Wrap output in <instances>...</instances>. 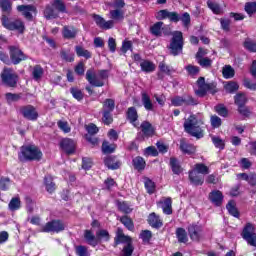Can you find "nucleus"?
<instances>
[{
	"instance_id": "nucleus-1",
	"label": "nucleus",
	"mask_w": 256,
	"mask_h": 256,
	"mask_svg": "<svg viewBox=\"0 0 256 256\" xmlns=\"http://www.w3.org/2000/svg\"><path fill=\"white\" fill-rule=\"evenodd\" d=\"M156 19L157 21L169 19L170 23H179V21H181L183 27H189V25H191V15L188 12H184L180 15L175 11L170 12L167 9H163L156 13Z\"/></svg>"
},
{
	"instance_id": "nucleus-2",
	"label": "nucleus",
	"mask_w": 256,
	"mask_h": 256,
	"mask_svg": "<svg viewBox=\"0 0 256 256\" xmlns=\"http://www.w3.org/2000/svg\"><path fill=\"white\" fill-rule=\"evenodd\" d=\"M119 245H124L122 249V256H132L135 251V246H133V238L129 235H125L123 228H117L116 236L114 237L113 247H119Z\"/></svg>"
},
{
	"instance_id": "nucleus-3",
	"label": "nucleus",
	"mask_w": 256,
	"mask_h": 256,
	"mask_svg": "<svg viewBox=\"0 0 256 256\" xmlns=\"http://www.w3.org/2000/svg\"><path fill=\"white\" fill-rule=\"evenodd\" d=\"M18 159L21 163L26 161H41L43 159V152L35 144L24 145L20 148Z\"/></svg>"
},
{
	"instance_id": "nucleus-4",
	"label": "nucleus",
	"mask_w": 256,
	"mask_h": 256,
	"mask_svg": "<svg viewBox=\"0 0 256 256\" xmlns=\"http://www.w3.org/2000/svg\"><path fill=\"white\" fill-rule=\"evenodd\" d=\"M84 239L86 243L90 245V247H97L101 241H105V243H109L111 241V234L106 229H100L96 232V235L93 234L91 230L84 231Z\"/></svg>"
},
{
	"instance_id": "nucleus-5",
	"label": "nucleus",
	"mask_w": 256,
	"mask_h": 256,
	"mask_svg": "<svg viewBox=\"0 0 256 256\" xmlns=\"http://www.w3.org/2000/svg\"><path fill=\"white\" fill-rule=\"evenodd\" d=\"M183 47H185V38H183V32L174 31L172 33L170 43L167 46L169 55H172V57H179V55L183 53Z\"/></svg>"
},
{
	"instance_id": "nucleus-6",
	"label": "nucleus",
	"mask_w": 256,
	"mask_h": 256,
	"mask_svg": "<svg viewBox=\"0 0 256 256\" xmlns=\"http://www.w3.org/2000/svg\"><path fill=\"white\" fill-rule=\"evenodd\" d=\"M59 13H67V5L63 0H53L50 4L46 5L43 15L48 21L51 19H58Z\"/></svg>"
},
{
	"instance_id": "nucleus-7",
	"label": "nucleus",
	"mask_w": 256,
	"mask_h": 256,
	"mask_svg": "<svg viewBox=\"0 0 256 256\" xmlns=\"http://www.w3.org/2000/svg\"><path fill=\"white\" fill-rule=\"evenodd\" d=\"M196 85L198 87L197 90L194 91L196 97H203L207 96V93L210 92L211 95H215L219 93V88H217V82H205V77L200 76L196 81Z\"/></svg>"
},
{
	"instance_id": "nucleus-8",
	"label": "nucleus",
	"mask_w": 256,
	"mask_h": 256,
	"mask_svg": "<svg viewBox=\"0 0 256 256\" xmlns=\"http://www.w3.org/2000/svg\"><path fill=\"white\" fill-rule=\"evenodd\" d=\"M183 127L185 133H188L191 137H195L196 139H203V137H205L203 128L199 126L195 115H190L188 119L185 120Z\"/></svg>"
},
{
	"instance_id": "nucleus-9",
	"label": "nucleus",
	"mask_w": 256,
	"mask_h": 256,
	"mask_svg": "<svg viewBox=\"0 0 256 256\" xmlns=\"http://www.w3.org/2000/svg\"><path fill=\"white\" fill-rule=\"evenodd\" d=\"M0 20L2 27L7 31H16L20 35L25 33V22L21 18H10L9 16L1 15Z\"/></svg>"
},
{
	"instance_id": "nucleus-10",
	"label": "nucleus",
	"mask_w": 256,
	"mask_h": 256,
	"mask_svg": "<svg viewBox=\"0 0 256 256\" xmlns=\"http://www.w3.org/2000/svg\"><path fill=\"white\" fill-rule=\"evenodd\" d=\"M0 78L2 84H4L5 87H9L10 89H16L17 84L19 83V75L16 74L12 68H3L0 74Z\"/></svg>"
},
{
	"instance_id": "nucleus-11",
	"label": "nucleus",
	"mask_w": 256,
	"mask_h": 256,
	"mask_svg": "<svg viewBox=\"0 0 256 256\" xmlns=\"http://www.w3.org/2000/svg\"><path fill=\"white\" fill-rule=\"evenodd\" d=\"M171 105H173V107H183V105L184 107H197V105H199V99L190 94L175 96L171 99Z\"/></svg>"
},
{
	"instance_id": "nucleus-12",
	"label": "nucleus",
	"mask_w": 256,
	"mask_h": 256,
	"mask_svg": "<svg viewBox=\"0 0 256 256\" xmlns=\"http://www.w3.org/2000/svg\"><path fill=\"white\" fill-rule=\"evenodd\" d=\"M65 231V222L61 219H52L41 228L42 233H63Z\"/></svg>"
},
{
	"instance_id": "nucleus-13",
	"label": "nucleus",
	"mask_w": 256,
	"mask_h": 256,
	"mask_svg": "<svg viewBox=\"0 0 256 256\" xmlns=\"http://www.w3.org/2000/svg\"><path fill=\"white\" fill-rule=\"evenodd\" d=\"M253 224L247 223L242 230V239L247 242L251 247H256V233Z\"/></svg>"
},
{
	"instance_id": "nucleus-14",
	"label": "nucleus",
	"mask_w": 256,
	"mask_h": 256,
	"mask_svg": "<svg viewBox=\"0 0 256 256\" xmlns=\"http://www.w3.org/2000/svg\"><path fill=\"white\" fill-rule=\"evenodd\" d=\"M11 65H19L22 61H27L28 57L17 46H9Z\"/></svg>"
},
{
	"instance_id": "nucleus-15",
	"label": "nucleus",
	"mask_w": 256,
	"mask_h": 256,
	"mask_svg": "<svg viewBox=\"0 0 256 256\" xmlns=\"http://www.w3.org/2000/svg\"><path fill=\"white\" fill-rule=\"evenodd\" d=\"M20 115H22L26 121H37L39 119L37 108L31 104L20 107Z\"/></svg>"
},
{
	"instance_id": "nucleus-16",
	"label": "nucleus",
	"mask_w": 256,
	"mask_h": 256,
	"mask_svg": "<svg viewBox=\"0 0 256 256\" xmlns=\"http://www.w3.org/2000/svg\"><path fill=\"white\" fill-rule=\"evenodd\" d=\"M18 13H21V15H23L24 19H26V21H33V13H37V7H35L34 5L28 4H22V5H18L16 7Z\"/></svg>"
},
{
	"instance_id": "nucleus-17",
	"label": "nucleus",
	"mask_w": 256,
	"mask_h": 256,
	"mask_svg": "<svg viewBox=\"0 0 256 256\" xmlns=\"http://www.w3.org/2000/svg\"><path fill=\"white\" fill-rule=\"evenodd\" d=\"M163 25V21L154 23L152 26H150V33L154 37H163V35L167 37L169 35V30L167 28H163Z\"/></svg>"
},
{
	"instance_id": "nucleus-18",
	"label": "nucleus",
	"mask_w": 256,
	"mask_h": 256,
	"mask_svg": "<svg viewBox=\"0 0 256 256\" xmlns=\"http://www.w3.org/2000/svg\"><path fill=\"white\" fill-rule=\"evenodd\" d=\"M86 80L92 87H104L105 82L97 79V74L95 73V68H89L86 71Z\"/></svg>"
},
{
	"instance_id": "nucleus-19",
	"label": "nucleus",
	"mask_w": 256,
	"mask_h": 256,
	"mask_svg": "<svg viewBox=\"0 0 256 256\" xmlns=\"http://www.w3.org/2000/svg\"><path fill=\"white\" fill-rule=\"evenodd\" d=\"M93 19L100 29H104V31H107L109 29H113L115 26V22L113 20L106 21L105 18L101 17L99 14H94Z\"/></svg>"
},
{
	"instance_id": "nucleus-20",
	"label": "nucleus",
	"mask_w": 256,
	"mask_h": 256,
	"mask_svg": "<svg viewBox=\"0 0 256 256\" xmlns=\"http://www.w3.org/2000/svg\"><path fill=\"white\" fill-rule=\"evenodd\" d=\"M104 165L111 171H117L121 168V160L115 155H109L104 158Z\"/></svg>"
},
{
	"instance_id": "nucleus-21",
	"label": "nucleus",
	"mask_w": 256,
	"mask_h": 256,
	"mask_svg": "<svg viewBox=\"0 0 256 256\" xmlns=\"http://www.w3.org/2000/svg\"><path fill=\"white\" fill-rule=\"evenodd\" d=\"M201 233H203V227L197 224H190L188 226V234L191 241H201Z\"/></svg>"
},
{
	"instance_id": "nucleus-22",
	"label": "nucleus",
	"mask_w": 256,
	"mask_h": 256,
	"mask_svg": "<svg viewBox=\"0 0 256 256\" xmlns=\"http://www.w3.org/2000/svg\"><path fill=\"white\" fill-rule=\"evenodd\" d=\"M188 179L190 184L194 187H201L205 183V177L201 174L196 173L193 170L188 171Z\"/></svg>"
},
{
	"instance_id": "nucleus-23",
	"label": "nucleus",
	"mask_w": 256,
	"mask_h": 256,
	"mask_svg": "<svg viewBox=\"0 0 256 256\" xmlns=\"http://www.w3.org/2000/svg\"><path fill=\"white\" fill-rule=\"evenodd\" d=\"M60 148L66 155L75 153V142L71 138H64L60 141Z\"/></svg>"
},
{
	"instance_id": "nucleus-24",
	"label": "nucleus",
	"mask_w": 256,
	"mask_h": 256,
	"mask_svg": "<svg viewBox=\"0 0 256 256\" xmlns=\"http://www.w3.org/2000/svg\"><path fill=\"white\" fill-rule=\"evenodd\" d=\"M147 223L152 229H161L163 227V219L157 213L152 212L148 215Z\"/></svg>"
},
{
	"instance_id": "nucleus-25",
	"label": "nucleus",
	"mask_w": 256,
	"mask_h": 256,
	"mask_svg": "<svg viewBox=\"0 0 256 256\" xmlns=\"http://www.w3.org/2000/svg\"><path fill=\"white\" fill-rule=\"evenodd\" d=\"M179 149L183 153V155H195V153H197V148L195 147V145L187 143V140H185V138H182L180 140Z\"/></svg>"
},
{
	"instance_id": "nucleus-26",
	"label": "nucleus",
	"mask_w": 256,
	"mask_h": 256,
	"mask_svg": "<svg viewBox=\"0 0 256 256\" xmlns=\"http://www.w3.org/2000/svg\"><path fill=\"white\" fill-rule=\"evenodd\" d=\"M223 198V192L220 190H213L209 193V201L216 207H221V205H223Z\"/></svg>"
},
{
	"instance_id": "nucleus-27",
	"label": "nucleus",
	"mask_w": 256,
	"mask_h": 256,
	"mask_svg": "<svg viewBox=\"0 0 256 256\" xmlns=\"http://www.w3.org/2000/svg\"><path fill=\"white\" fill-rule=\"evenodd\" d=\"M140 129L144 137H153L155 135L156 129L154 128L153 124L147 120L141 123Z\"/></svg>"
},
{
	"instance_id": "nucleus-28",
	"label": "nucleus",
	"mask_w": 256,
	"mask_h": 256,
	"mask_svg": "<svg viewBox=\"0 0 256 256\" xmlns=\"http://www.w3.org/2000/svg\"><path fill=\"white\" fill-rule=\"evenodd\" d=\"M0 10L1 15L11 17V13H13V2L11 0H0Z\"/></svg>"
},
{
	"instance_id": "nucleus-29",
	"label": "nucleus",
	"mask_w": 256,
	"mask_h": 256,
	"mask_svg": "<svg viewBox=\"0 0 256 256\" xmlns=\"http://www.w3.org/2000/svg\"><path fill=\"white\" fill-rule=\"evenodd\" d=\"M126 119L131 123L134 127H137L135 123L139 121V113L137 112V108L135 106H131L126 111Z\"/></svg>"
},
{
	"instance_id": "nucleus-30",
	"label": "nucleus",
	"mask_w": 256,
	"mask_h": 256,
	"mask_svg": "<svg viewBox=\"0 0 256 256\" xmlns=\"http://www.w3.org/2000/svg\"><path fill=\"white\" fill-rule=\"evenodd\" d=\"M77 33H79V30L75 26H64L62 28V37L64 39H75Z\"/></svg>"
},
{
	"instance_id": "nucleus-31",
	"label": "nucleus",
	"mask_w": 256,
	"mask_h": 256,
	"mask_svg": "<svg viewBox=\"0 0 256 256\" xmlns=\"http://www.w3.org/2000/svg\"><path fill=\"white\" fill-rule=\"evenodd\" d=\"M44 186L50 195H53V192L57 191V184L53 182V176L49 174L44 176Z\"/></svg>"
},
{
	"instance_id": "nucleus-32",
	"label": "nucleus",
	"mask_w": 256,
	"mask_h": 256,
	"mask_svg": "<svg viewBox=\"0 0 256 256\" xmlns=\"http://www.w3.org/2000/svg\"><path fill=\"white\" fill-rule=\"evenodd\" d=\"M141 101L146 111H155V105L153 104V101L151 100V96H149V94H147L146 92H142Z\"/></svg>"
},
{
	"instance_id": "nucleus-33",
	"label": "nucleus",
	"mask_w": 256,
	"mask_h": 256,
	"mask_svg": "<svg viewBox=\"0 0 256 256\" xmlns=\"http://www.w3.org/2000/svg\"><path fill=\"white\" fill-rule=\"evenodd\" d=\"M140 69L143 73H153L157 69V66L151 60H142L140 62Z\"/></svg>"
},
{
	"instance_id": "nucleus-34",
	"label": "nucleus",
	"mask_w": 256,
	"mask_h": 256,
	"mask_svg": "<svg viewBox=\"0 0 256 256\" xmlns=\"http://www.w3.org/2000/svg\"><path fill=\"white\" fill-rule=\"evenodd\" d=\"M132 165L136 171H145V167H147V162L144 157L136 156L132 159Z\"/></svg>"
},
{
	"instance_id": "nucleus-35",
	"label": "nucleus",
	"mask_w": 256,
	"mask_h": 256,
	"mask_svg": "<svg viewBox=\"0 0 256 256\" xmlns=\"http://www.w3.org/2000/svg\"><path fill=\"white\" fill-rule=\"evenodd\" d=\"M226 209L232 217H235L236 219H239L241 217V213L239 212V209L237 208V204L234 202V200H230L227 205Z\"/></svg>"
},
{
	"instance_id": "nucleus-36",
	"label": "nucleus",
	"mask_w": 256,
	"mask_h": 256,
	"mask_svg": "<svg viewBox=\"0 0 256 256\" xmlns=\"http://www.w3.org/2000/svg\"><path fill=\"white\" fill-rule=\"evenodd\" d=\"M170 167L174 175H181L183 173V168L181 167V163L175 157L170 158Z\"/></svg>"
},
{
	"instance_id": "nucleus-37",
	"label": "nucleus",
	"mask_w": 256,
	"mask_h": 256,
	"mask_svg": "<svg viewBox=\"0 0 256 256\" xmlns=\"http://www.w3.org/2000/svg\"><path fill=\"white\" fill-rule=\"evenodd\" d=\"M162 211L165 215L173 214V200L171 199V197H168L164 200Z\"/></svg>"
},
{
	"instance_id": "nucleus-38",
	"label": "nucleus",
	"mask_w": 256,
	"mask_h": 256,
	"mask_svg": "<svg viewBox=\"0 0 256 256\" xmlns=\"http://www.w3.org/2000/svg\"><path fill=\"white\" fill-rule=\"evenodd\" d=\"M249 100L247 99V96L244 93H237L234 96V103L237 105V107H244L247 105V102Z\"/></svg>"
},
{
	"instance_id": "nucleus-39",
	"label": "nucleus",
	"mask_w": 256,
	"mask_h": 256,
	"mask_svg": "<svg viewBox=\"0 0 256 256\" xmlns=\"http://www.w3.org/2000/svg\"><path fill=\"white\" fill-rule=\"evenodd\" d=\"M102 111L113 113V111H115V100L111 98L105 99L102 103Z\"/></svg>"
},
{
	"instance_id": "nucleus-40",
	"label": "nucleus",
	"mask_w": 256,
	"mask_h": 256,
	"mask_svg": "<svg viewBox=\"0 0 256 256\" xmlns=\"http://www.w3.org/2000/svg\"><path fill=\"white\" fill-rule=\"evenodd\" d=\"M115 149H117V145L110 144L107 140L103 141L102 152L104 153V155H111V153H115Z\"/></svg>"
},
{
	"instance_id": "nucleus-41",
	"label": "nucleus",
	"mask_w": 256,
	"mask_h": 256,
	"mask_svg": "<svg viewBox=\"0 0 256 256\" xmlns=\"http://www.w3.org/2000/svg\"><path fill=\"white\" fill-rule=\"evenodd\" d=\"M191 171H195L198 175H209V168L204 163H196Z\"/></svg>"
},
{
	"instance_id": "nucleus-42",
	"label": "nucleus",
	"mask_w": 256,
	"mask_h": 256,
	"mask_svg": "<svg viewBox=\"0 0 256 256\" xmlns=\"http://www.w3.org/2000/svg\"><path fill=\"white\" fill-rule=\"evenodd\" d=\"M23 97V93H11L8 92L5 94V99L7 103H17V101H21V98Z\"/></svg>"
},
{
	"instance_id": "nucleus-43",
	"label": "nucleus",
	"mask_w": 256,
	"mask_h": 256,
	"mask_svg": "<svg viewBox=\"0 0 256 256\" xmlns=\"http://www.w3.org/2000/svg\"><path fill=\"white\" fill-rule=\"evenodd\" d=\"M207 7L212 11V13H214V15H221L223 13V9H221V5H219V3L208 0Z\"/></svg>"
},
{
	"instance_id": "nucleus-44",
	"label": "nucleus",
	"mask_w": 256,
	"mask_h": 256,
	"mask_svg": "<svg viewBox=\"0 0 256 256\" xmlns=\"http://www.w3.org/2000/svg\"><path fill=\"white\" fill-rule=\"evenodd\" d=\"M176 237L178 240V243H187L189 241V238L187 237V231H185V228H177L176 229Z\"/></svg>"
},
{
	"instance_id": "nucleus-45",
	"label": "nucleus",
	"mask_w": 256,
	"mask_h": 256,
	"mask_svg": "<svg viewBox=\"0 0 256 256\" xmlns=\"http://www.w3.org/2000/svg\"><path fill=\"white\" fill-rule=\"evenodd\" d=\"M75 52L78 57H84V59H91V57H93V54L89 50L83 48V46H76Z\"/></svg>"
},
{
	"instance_id": "nucleus-46",
	"label": "nucleus",
	"mask_w": 256,
	"mask_h": 256,
	"mask_svg": "<svg viewBox=\"0 0 256 256\" xmlns=\"http://www.w3.org/2000/svg\"><path fill=\"white\" fill-rule=\"evenodd\" d=\"M118 211L121 213H124L125 215H129V213H132L133 209L131 206L127 203V201H118L117 202Z\"/></svg>"
},
{
	"instance_id": "nucleus-47",
	"label": "nucleus",
	"mask_w": 256,
	"mask_h": 256,
	"mask_svg": "<svg viewBox=\"0 0 256 256\" xmlns=\"http://www.w3.org/2000/svg\"><path fill=\"white\" fill-rule=\"evenodd\" d=\"M120 223H122V225H124V227H126L128 231H133V229H135V224L133 223V220L127 215H124L120 218Z\"/></svg>"
},
{
	"instance_id": "nucleus-48",
	"label": "nucleus",
	"mask_w": 256,
	"mask_h": 256,
	"mask_svg": "<svg viewBox=\"0 0 256 256\" xmlns=\"http://www.w3.org/2000/svg\"><path fill=\"white\" fill-rule=\"evenodd\" d=\"M139 239H142L144 245L149 244L151 243V239H153V232H151V230H142Z\"/></svg>"
},
{
	"instance_id": "nucleus-49",
	"label": "nucleus",
	"mask_w": 256,
	"mask_h": 256,
	"mask_svg": "<svg viewBox=\"0 0 256 256\" xmlns=\"http://www.w3.org/2000/svg\"><path fill=\"white\" fill-rule=\"evenodd\" d=\"M214 111L220 117H224V118L229 117V109H227L225 107V104H218V105L214 106Z\"/></svg>"
},
{
	"instance_id": "nucleus-50",
	"label": "nucleus",
	"mask_w": 256,
	"mask_h": 256,
	"mask_svg": "<svg viewBox=\"0 0 256 256\" xmlns=\"http://www.w3.org/2000/svg\"><path fill=\"white\" fill-rule=\"evenodd\" d=\"M44 73L45 71L43 70V67L41 65H35L32 71V77L34 81H40Z\"/></svg>"
},
{
	"instance_id": "nucleus-51",
	"label": "nucleus",
	"mask_w": 256,
	"mask_h": 256,
	"mask_svg": "<svg viewBox=\"0 0 256 256\" xmlns=\"http://www.w3.org/2000/svg\"><path fill=\"white\" fill-rule=\"evenodd\" d=\"M70 93L72 97L76 99V101H83V99H85V94L83 93V91H81V89L77 87H71Z\"/></svg>"
},
{
	"instance_id": "nucleus-52",
	"label": "nucleus",
	"mask_w": 256,
	"mask_h": 256,
	"mask_svg": "<svg viewBox=\"0 0 256 256\" xmlns=\"http://www.w3.org/2000/svg\"><path fill=\"white\" fill-rule=\"evenodd\" d=\"M222 75L224 79H233L235 77V69L231 65H226L222 69Z\"/></svg>"
},
{
	"instance_id": "nucleus-53",
	"label": "nucleus",
	"mask_w": 256,
	"mask_h": 256,
	"mask_svg": "<svg viewBox=\"0 0 256 256\" xmlns=\"http://www.w3.org/2000/svg\"><path fill=\"white\" fill-rule=\"evenodd\" d=\"M211 141L216 149L223 151L225 149V141L219 136H211Z\"/></svg>"
},
{
	"instance_id": "nucleus-54",
	"label": "nucleus",
	"mask_w": 256,
	"mask_h": 256,
	"mask_svg": "<svg viewBox=\"0 0 256 256\" xmlns=\"http://www.w3.org/2000/svg\"><path fill=\"white\" fill-rule=\"evenodd\" d=\"M144 187L149 195H153V193H155V189L157 188L155 182L149 178L145 180Z\"/></svg>"
},
{
	"instance_id": "nucleus-55",
	"label": "nucleus",
	"mask_w": 256,
	"mask_h": 256,
	"mask_svg": "<svg viewBox=\"0 0 256 256\" xmlns=\"http://www.w3.org/2000/svg\"><path fill=\"white\" fill-rule=\"evenodd\" d=\"M75 254L77 256H91V253H89V249L85 245L75 246Z\"/></svg>"
},
{
	"instance_id": "nucleus-56",
	"label": "nucleus",
	"mask_w": 256,
	"mask_h": 256,
	"mask_svg": "<svg viewBox=\"0 0 256 256\" xmlns=\"http://www.w3.org/2000/svg\"><path fill=\"white\" fill-rule=\"evenodd\" d=\"M244 11L251 17V15H255L256 13V1L254 2H246L244 6Z\"/></svg>"
},
{
	"instance_id": "nucleus-57",
	"label": "nucleus",
	"mask_w": 256,
	"mask_h": 256,
	"mask_svg": "<svg viewBox=\"0 0 256 256\" xmlns=\"http://www.w3.org/2000/svg\"><path fill=\"white\" fill-rule=\"evenodd\" d=\"M224 89L227 93H235L239 91V84H237L235 81H229L224 85Z\"/></svg>"
},
{
	"instance_id": "nucleus-58",
	"label": "nucleus",
	"mask_w": 256,
	"mask_h": 256,
	"mask_svg": "<svg viewBox=\"0 0 256 256\" xmlns=\"http://www.w3.org/2000/svg\"><path fill=\"white\" fill-rule=\"evenodd\" d=\"M237 112L239 113V115L244 117V119H249V117H251V115L253 113V112H251V109L247 105L238 107Z\"/></svg>"
},
{
	"instance_id": "nucleus-59",
	"label": "nucleus",
	"mask_w": 256,
	"mask_h": 256,
	"mask_svg": "<svg viewBox=\"0 0 256 256\" xmlns=\"http://www.w3.org/2000/svg\"><path fill=\"white\" fill-rule=\"evenodd\" d=\"M110 19H113L114 21H123L125 16L123 15V11L116 9L110 11Z\"/></svg>"
},
{
	"instance_id": "nucleus-60",
	"label": "nucleus",
	"mask_w": 256,
	"mask_h": 256,
	"mask_svg": "<svg viewBox=\"0 0 256 256\" xmlns=\"http://www.w3.org/2000/svg\"><path fill=\"white\" fill-rule=\"evenodd\" d=\"M9 209L11 211H17L21 209V199L19 197H14L9 202Z\"/></svg>"
},
{
	"instance_id": "nucleus-61",
	"label": "nucleus",
	"mask_w": 256,
	"mask_h": 256,
	"mask_svg": "<svg viewBox=\"0 0 256 256\" xmlns=\"http://www.w3.org/2000/svg\"><path fill=\"white\" fill-rule=\"evenodd\" d=\"M102 123L109 126L113 123V112L102 111Z\"/></svg>"
},
{
	"instance_id": "nucleus-62",
	"label": "nucleus",
	"mask_w": 256,
	"mask_h": 256,
	"mask_svg": "<svg viewBox=\"0 0 256 256\" xmlns=\"http://www.w3.org/2000/svg\"><path fill=\"white\" fill-rule=\"evenodd\" d=\"M210 123H211L212 129H219V127H221V125H223V121L217 115H212L210 117Z\"/></svg>"
},
{
	"instance_id": "nucleus-63",
	"label": "nucleus",
	"mask_w": 256,
	"mask_h": 256,
	"mask_svg": "<svg viewBox=\"0 0 256 256\" xmlns=\"http://www.w3.org/2000/svg\"><path fill=\"white\" fill-rule=\"evenodd\" d=\"M74 73H76L78 77H83V75H85V63H83V61L79 62L74 67Z\"/></svg>"
},
{
	"instance_id": "nucleus-64",
	"label": "nucleus",
	"mask_w": 256,
	"mask_h": 256,
	"mask_svg": "<svg viewBox=\"0 0 256 256\" xmlns=\"http://www.w3.org/2000/svg\"><path fill=\"white\" fill-rule=\"evenodd\" d=\"M243 46L249 51L250 53H256V42L252 40H245Z\"/></svg>"
}]
</instances>
